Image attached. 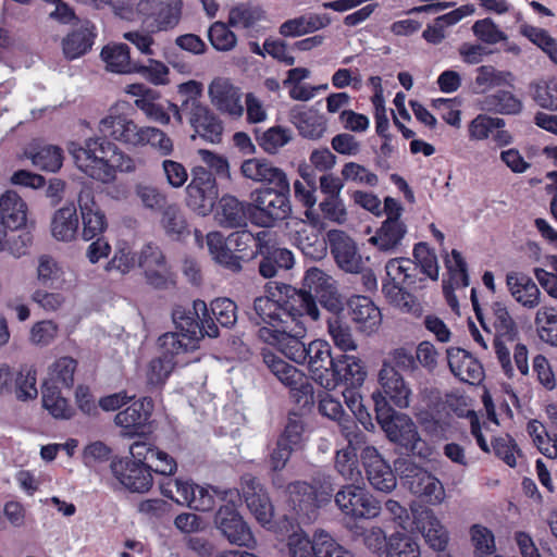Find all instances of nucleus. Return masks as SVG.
I'll use <instances>...</instances> for the list:
<instances>
[{"label":"nucleus","mask_w":557,"mask_h":557,"mask_svg":"<svg viewBox=\"0 0 557 557\" xmlns=\"http://www.w3.org/2000/svg\"><path fill=\"white\" fill-rule=\"evenodd\" d=\"M172 317L177 331L164 335H174L183 346L177 348L183 354L195 350L197 342L205 335L209 337L219 336V329L202 300H195L193 309L175 308Z\"/></svg>","instance_id":"obj_5"},{"label":"nucleus","mask_w":557,"mask_h":557,"mask_svg":"<svg viewBox=\"0 0 557 557\" xmlns=\"http://www.w3.org/2000/svg\"><path fill=\"white\" fill-rule=\"evenodd\" d=\"M394 466L404 485L413 495L430 505L443 503L445 499V488L435 475L416 465L409 458H398L395 460Z\"/></svg>","instance_id":"obj_10"},{"label":"nucleus","mask_w":557,"mask_h":557,"mask_svg":"<svg viewBox=\"0 0 557 557\" xmlns=\"http://www.w3.org/2000/svg\"><path fill=\"white\" fill-rule=\"evenodd\" d=\"M269 299L277 301L280 306L287 309L293 307L290 312L310 317L313 321L320 319V310L317 301L332 313H338L343 310V301L337 290L334 278L319 268H310L306 271L302 288L297 289L288 284L269 282L264 286V295L253 299L249 315H256L258 301Z\"/></svg>","instance_id":"obj_3"},{"label":"nucleus","mask_w":557,"mask_h":557,"mask_svg":"<svg viewBox=\"0 0 557 557\" xmlns=\"http://www.w3.org/2000/svg\"><path fill=\"white\" fill-rule=\"evenodd\" d=\"M42 406L55 419H71L74 409L69 405L66 398L62 397L57 385L44 382L41 387Z\"/></svg>","instance_id":"obj_42"},{"label":"nucleus","mask_w":557,"mask_h":557,"mask_svg":"<svg viewBox=\"0 0 557 557\" xmlns=\"http://www.w3.org/2000/svg\"><path fill=\"white\" fill-rule=\"evenodd\" d=\"M69 152L79 171L92 180L109 184L113 182V168L110 156L115 152V145L104 137H91L84 144L71 143Z\"/></svg>","instance_id":"obj_6"},{"label":"nucleus","mask_w":557,"mask_h":557,"mask_svg":"<svg viewBox=\"0 0 557 557\" xmlns=\"http://www.w3.org/2000/svg\"><path fill=\"white\" fill-rule=\"evenodd\" d=\"M376 420L387 437L405 447L412 455H428L425 442L421 440L414 423L405 414L396 412L382 394H373Z\"/></svg>","instance_id":"obj_7"},{"label":"nucleus","mask_w":557,"mask_h":557,"mask_svg":"<svg viewBox=\"0 0 557 557\" xmlns=\"http://www.w3.org/2000/svg\"><path fill=\"white\" fill-rule=\"evenodd\" d=\"M26 203L15 191L9 190L0 197V250L7 232H15L26 224Z\"/></svg>","instance_id":"obj_23"},{"label":"nucleus","mask_w":557,"mask_h":557,"mask_svg":"<svg viewBox=\"0 0 557 557\" xmlns=\"http://www.w3.org/2000/svg\"><path fill=\"white\" fill-rule=\"evenodd\" d=\"M34 166L42 171L55 172L62 166V151L57 146H42L26 151Z\"/></svg>","instance_id":"obj_44"},{"label":"nucleus","mask_w":557,"mask_h":557,"mask_svg":"<svg viewBox=\"0 0 557 557\" xmlns=\"http://www.w3.org/2000/svg\"><path fill=\"white\" fill-rule=\"evenodd\" d=\"M261 355L264 364L271 373L283 385L298 393V401H300L301 398H304L305 404L313 400V387L302 371L271 350L263 349Z\"/></svg>","instance_id":"obj_13"},{"label":"nucleus","mask_w":557,"mask_h":557,"mask_svg":"<svg viewBox=\"0 0 557 557\" xmlns=\"http://www.w3.org/2000/svg\"><path fill=\"white\" fill-rule=\"evenodd\" d=\"M161 213V224L169 236L180 238L188 234L186 220L176 203H169Z\"/></svg>","instance_id":"obj_50"},{"label":"nucleus","mask_w":557,"mask_h":557,"mask_svg":"<svg viewBox=\"0 0 557 557\" xmlns=\"http://www.w3.org/2000/svg\"><path fill=\"white\" fill-rule=\"evenodd\" d=\"M242 492L248 509L257 521L262 525L270 524L274 515V507L258 479L249 473L244 474L242 476Z\"/></svg>","instance_id":"obj_19"},{"label":"nucleus","mask_w":557,"mask_h":557,"mask_svg":"<svg viewBox=\"0 0 557 557\" xmlns=\"http://www.w3.org/2000/svg\"><path fill=\"white\" fill-rule=\"evenodd\" d=\"M293 239L302 253L313 260H320L326 255L325 239L313 225L304 220L294 222Z\"/></svg>","instance_id":"obj_31"},{"label":"nucleus","mask_w":557,"mask_h":557,"mask_svg":"<svg viewBox=\"0 0 557 557\" xmlns=\"http://www.w3.org/2000/svg\"><path fill=\"white\" fill-rule=\"evenodd\" d=\"M160 355L151 358L145 368L146 388L149 392L160 391L176 366L175 356L183 354L177 348L183 346L174 335H161L158 339Z\"/></svg>","instance_id":"obj_12"},{"label":"nucleus","mask_w":557,"mask_h":557,"mask_svg":"<svg viewBox=\"0 0 557 557\" xmlns=\"http://www.w3.org/2000/svg\"><path fill=\"white\" fill-rule=\"evenodd\" d=\"M361 459L371 486L383 493H391L397 485V480L391 466L381 457L373 446H364Z\"/></svg>","instance_id":"obj_18"},{"label":"nucleus","mask_w":557,"mask_h":557,"mask_svg":"<svg viewBox=\"0 0 557 557\" xmlns=\"http://www.w3.org/2000/svg\"><path fill=\"white\" fill-rule=\"evenodd\" d=\"M447 361L450 372L462 382L478 384L484 379L480 361L462 348H448Z\"/></svg>","instance_id":"obj_24"},{"label":"nucleus","mask_w":557,"mask_h":557,"mask_svg":"<svg viewBox=\"0 0 557 557\" xmlns=\"http://www.w3.org/2000/svg\"><path fill=\"white\" fill-rule=\"evenodd\" d=\"M513 75L508 71H498L492 65H482L476 69L475 85L482 90L511 85Z\"/></svg>","instance_id":"obj_51"},{"label":"nucleus","mask_w":557,"mask_h":557,"mask_svg":"<svg viewBox=\"0 0 557 557\" xmlns=\"http://www.w3.org/2000/svg\"><path fill=\"white\" fill-rule=\"evenodd\" d=\"M208 95L211 103L221 112L239 117L245 109L242 103V92L228 78L216 77L209 87Z\"/></svg>","instance_id":"obj_21"},{"label":"nucleus","mask_w":557,"mask_h":557,"mask_svg":"<svg viewBox=\"0 0 557 557\" xmlns=\"http://www.w3.org/2000/svg\"><path fill=\"white\" fill-rule=\"evenodd\" d=\"M470 536L474 547L473 557H482L496 552L494 534L486 527L473 524L470 528Z\"/></svg>","instance_id":"obj_60"},{"label":"nucleus","mask_w":557,"mask_h":557,"mask_svg":"<svg viewBox=\"0 0 557 557\" xmlns=\"http://www.w3.org/2000/svg\"><path fill=\"white\" fill-rule=\"evenodd\" d=\"M289 120L305 138L319 139L326 132L325 119L310 109H293Z\"/></svg>","instance_id":"obj_36"},{"label":"nucleus","mask_w":557,"mask_h":557,"mask_svg":"<svg viewBox=\"0 0 557 557\" xmlns=\"http://www.w3.org/2000/svg\"><path fill=\"white\" fill-rule=\"evenodd\" d=\"M76 366V360L71 357L59 358L49 367V377L46 382L59 388L60 386L71 388L74 384Z\"/></svg>","instance_id":"obj_47"},{"label":"nucleus","mask_w":557,"mask_h":557,"mask_svg":"<svg viewBox=\"0 0 557 557\" xmlns=\"http://www.w3.org/2000/svg\"><path fill=\"white\" fill-rule=\"evenodd\" d=\"M348 311L357 329L364 333H373L382 322V314L374 302L366 296H354L348 300Z\"/></svg>","instance_id":"obj_30"},{"label":"nucleus","mask_w":557,"mask_h":557,"mask_svg":"<svg viewBox=\"0 0 557 557\" xmlns=\"http://www.w3.org/2000/svg\"><path fill=\"white\" fill-rule=\"evenodd\" d=\"M331 17L326 14H309L285 21L280 26V34L284 37H300L331 24Z\"/></svg>","instance_id":"obj_37"},{"label":"nucleus","mask_w":557,"mask_h":557,"mask_svg":"<svg viewBox=\"0 0 557 557\" xmlns=\"http://www.w3.org/2000/svg\"><path fill=\"white\" fill-rule=\"evenodd\" d=\"M208 38L212 47L219 51H230L237 42L236 35L223 22H215L210 26Z\"/></svg>","instance_id":"obj_63"},{"label":"nucleus","mask_w":557,"mask_h":557,"mask_svg":"<svg viewBox=\"0 0 557 557\" xmlns=\"http://www.w3.org/2000/svg\"><path fill=\"white\" fill-rule=\"evenodd\" d=\"M482 110L498 114H518L522 111V102L510 91L497 90L485 96L482 100Z\"/></svg>","instance_id":"obj_41"},{"label":"nucleus","mask_w":557,"mask_h":557,"mask_svg":"<svg viewBox=\"0 0 557 557\" xmlns=\"http://www.w3.org/2000/svg\"><path fill=\"white\" fill-rule=\"evenodd\" d=\"M290 310L293 307L287 306L286 309L277 301L263 299L258 301L256 315H249V321L260 326V341L295 363L307 364L314 382L327 391L334 389L332 369L336 357L332 356L330 344L322 339L305 343V322L299 313Z\"/></svg>","instance_id":"obj_1"},{"label":"nucleus","mask_w":557,"mask_h":557,"mask_svg":"<svg viewBox=\"0 0 557 557\" xmlns=\"http://www.w3.org/2000/svg\"><path fill=\"white\" fill-rule=\"evenodd\" d=\"M295 264L294 255L286 248H273L268 251L259 263V273L265 278H272L283 270H290Z\"/></svg>","instance_id":"obj_40"},{"label":"nucleus","mask_w":557,"mask_h":557,"mask_svg":"<svg viewBox=\"0 0 557 557\" xmlns=\"http://www.w3.org/2000/svg\"><path fill=\"white\" fill-rule=\"evenodd\" d=\"M152 410V399L150 397H144L133 403L126 409L117 412L114 417V422L124 430L123 435L133 436L143 432L151 417Z\"/></svg>","instance_id":"obj_26"},{"label":"nucleus","mask_w":557,"mask_h":557,"mask_svg":"<svg viewBox=\"0 0 557 557\" xmlns=\"http://www.w3.org/2000/svg\"><path fill=\"white\" fill-rule=\"evenodd\" d=\"M413 530L423 537L425 544L434 552H444L449 543V532L435 512L426 507L413 510Z\"/></svg>","instance_id":"obj_15"},{"label":"nucleus","mask_w":557,"mask_h":557,"mask_svg":"<svg viewBox=\"0 0 557 557\" xmlns=\"http://www.w3.org/2000/svg\"><path fill=\"white\" fill-rule=\"evenodd\" d=\"M491 312L496 336L507 337L513 341L517 334V325L507 307L503 302L496 301L492 305Z\"/></svg>","instance_id":"obj_54"},{"label":"nucleus","mask_w":557,"mask_h":557,"mask_svg":"<svg viewBox=\"0 0 557 557\" xmlns=\"http://www.w3.org/2000/svg\"><path fill=\"white\" fill-rule=\"evenodd\" d=\"M111 470L114 478L133 493H146L152 486V469L146 465L125 458L112 461Z\"/></svg>","instance_id":"obj_17"},{"label":"nucleus","mask_w":557,"mask_h":557,"mask_svg":"<svg viewBox=\"0 0 557 557\" xmlns=\"http://www.w3.org/2000/svg\"><path fill=\"white\" fill-rule=\"evenodd\" d=\"M293 139V133L289 128L280 125L272 126L267 131H256V140L259 146L268 153L274 154L282 147L286 146Z\"/></svg>","instance_id":"obj_45"},{"label":"nucleus","mask_w":557,"mask_h":557,"mask_svg":"<svg viewBox=\"0 0 557 557\" xmlns=\"http://www.w3.org/2000/svg\"><path fill=\"white\" fill-rule=\"evenodd\" d=\"M101 58L106 63L107 70L119 74L133 73L137 63L131 60L129 48L125 44L108 45L103 47Z\"/></svg>","instance_id":"obj_38"},{"label":"nucleus","mask_w":557,"mask_h":557,"mask_svg":"<svg viewBox=\"0 0 557 557\" xmlns=\"http://www.w3.org/2000/svg\"><path fill=\"white\" fill-rule=\"evenodd\" d=\"M504 126V119L479 114L469 124V137L474 140H483L490 136L493 129L503 128Z\"/></svg>","instance_id":"obj_64"},{"label":"nucleus","mask_w":557,"mask_h":557,"mask_svg":"<svg viewBox=\"0 0 557 557\" xmlns=\"http://www.w3.org/2000/svg\"><path fill=\"white\" fill-rule=\"evenodd\" d=\"M265 18V12L259 5L239 3L228 13V25L233 27L250 28Z\"/></svg>","instance_id":"obj_46"},{"label":"nucleus","mask_w":557,"mask_h":557,"mask_svg":"<svg viewBox=\"0 0 557 557\" xmlns=\"http://www.w3.org/2000/svg\"><path fill=\"white\" fill-rule=\"evenodd\" d=\"M336 471L347 481L356 482L361 476L357 454L349 448L337 451L335 457Z\"/></svg>","instance_id":"obj_61"},{"label":"nucleus","mask_w":557,"mask_h":557,"mask_svg":"<svg viewBox=\"0 0 557 557\" xmlns=\"http://www.w3.org/2000/svg\"><path fill=\"white\" fill-rule=\"evenodd\" d=\"M534 324L541 341L557 347V310L543 306L535 314Z\"/></svg>","instance_id":"obj_43"},{"label":"nucleus","mask_w":557,"mask_h":557,"mask_svg":"<svg viewBox=\"0 0 557 557\" xmlns=\"http://www.w3.org/2000/svg\"><path fill=\"white\" fill-rule=\"evenodd\" d=\"M160 95L158 91L147 94L145 98H137L135 106L141 110L149 120L166 125L170 122V115L165 107L158 101Z\"/></svg>","instance_id":"obj_58"},{"label":"nucleus","mask_w":557,"mask_h":557,"mask_svg":"<svg viewBox=\"0 0 557 557\" xmlns=\"http://www.w3.org/2000/svg\"><path fill=\"white\" fill-rule=\"evenodd\" d=\"M288 504L302 523H311L319 516V510L331 503L347 516L371 519L379 516L380 503L363 487L355 483L344 485L334 494L331 475L315 473L310 482L295 481L287 485Z\"/></svg>","instance_id":"obj_2"},{"label":"nucleus","mask_w":557,"mask_h":557,"mask_svg":"<svg viewBox=\"0 0 557 557\" xmlns=\"http://www.w3.org/2000/svg\"><path fill=\"white\" fill-rule=\"evenodd\" d=\"M250 212V202L242 201L235 196L224 195L218 202L215 219L219 225L225 228L246 227Z\"/></svg>","instance_id":"obj_29"},{"label":"nucleus","mask_w":557,"mask_h":557,"mask_svg":"<svg viewBox=\"0 0 557 557\" xmlns=\"http://www.w3.org/2000/svg\"><path fill=\"white\" fill-rule=\"evenodd\" d=\"M213 492L225 503L214 515V527L231 544L253 548L256 540L249 525L237 510V503L240 502L238 490H213Z\"/></svg>","instance_id":"obj_8"},{"label":"nucleus","mask_w":557,"mask_h":557,"mask_svg":"<svg viewBox=\"0 0 557 557\" xmlns=\"http://www.w3.org/2000/svg\"><path fill=\"white\" fill-rule=\"evenodd\" d=\"M226 239L228 240L226 248L235 250L242 265L243 262L256 258L255 238L251 232L247 230L236 231L231 233Z\"/></svg>","instance_id":"obj_49"},{"label":"nucleus","mask_w":557,"mask_h":557,"mask_svg":"<svg viewBox=\"0 0 557 557\" xmlns=\"http://www.w3.org/2000/svg\"><path fill=\"white\" fill-rule=\"evenodd\" d=\"M63 271L58 262L48 255L38 258L37 280L40 285L51 288L61 280Z\"/></svg>","instance_id":"obj_62"},{"label":"nucleus","mask_w":557,"mask_h":557,"mask_svg":"<svg viewBox=\"0 0 557 557\" xmlns=\"http://www.w3.org/2000/svg\"><path fill=\"white\" fill-rule=\"evenodd\" d=\"M99 132L104 138L110 137L126 146H143L144 127L138 126L126 115H108L99 123Z\"/></svg>","instance_id":"obj_22"},{"label":"nucleus","mask_w":557,"mask_h":557,"mask_svg":"<svg viewBox=\"0 0 557 557\" xmlns=\"http://www.w3.org/2000/svg\"><path fill=\"white\" fill-rule=\"evenodd\" d=\"M182 110L188 116L189 124L199 136L211 144H219L223 125L220 119L201 101H183Z\"/></svg>","instance_id":"obj_14"},{"label":"nucleus","mask_w":557,"mask_h":557,"mask_svg":"<svg viewBox=\"0 0 557 557\" xmlns=\"http://www.w3.org/2000/svg\"><path fill=\"white\" fill-rule=\"evenodd\" d=\"M379 383L383 397L388 399L398 408H407L410 404L411 389L405 382L401 374L388 362H383L379 372Z\"/></svg>","instance_id":"obj_25"},{"label":"nucleus","mask_w":557,"mask_h":557,"mask_svg":"<svg viewBox=\"0 0 557 557\" xmlns=\"http://www.w3.org/2000/svg\"><path fill=\"white\" fill-rule=\"evenodd\" d=\"M331 253L339 269L347 273H359L363 262L355 240L345 232L331 230L327 232Z\"/></svg>","instance_id":"obj_20"},{"label":"nucleus","mask_w":557,"mask_h":557,"mask_svg":"<svg viewBox=\"0 0 557 557\" xmlns=\"http://www.w3.org/2000/svg\"><path fill=\"white\" fill-rule=\"evenodd\" d=\"M385 271L387 280L382 285L385 298L401 311L420 315L422 307L412 293L425 287L426 276L421 274L417 262L409 258H394L386 262Z\"/></svg>","instance_id":"obj_4"},{"label":"nucleus","mask_w":557,"mask_h":557,"mask_svg":"<svg viewBox=\"0 0 557 557\" xmlns=\"http://www.w3.org/2000/svg\"><path fill=\"white\" fill-rule=\"evenodd\" d=\"M532 99L543 109L557 111V79H540L530 84Z\"/></svg>","instance_id":"obj_48"},{"label":"nucleus","mask_w":557,"mask_h":557,"mask_svg":"<svg viewBox=\"0 0 557 557\" xmlns=\"http://www.w3.org/2000/svg\"><path fill=\"white\" fill-rule=\"evenodd\" d=\"M78 230V218L73 205L59 209L52 219L51 232L55 239L62 242L72 240Z\"/></svg>","instance_id":"obj_39"},{"label":"nucleus","mask_w":557,"mask_h":557,"mask_svg":"<svg viewBox=\"0 0 557 557\" xmlns=\"http://www.w3.org/2000/svg\"><path fill=\"white\" fill-rule=\"evenodd\" d=\"M240 172L244 177L256 183L273 185V188L289 184L285 172L267 159L251 158L242 163Z\"/></svg>","instance_id":"obj_28"},{"label":"nucleus","mask_w":557,"mask_h":557,"mask_svg":"<svg viewBox=\"0 0 557 557\" xmlns=\"http://www.w3.org/2000/svg\"><path fill=\"white\" fill-rule=\"evenodd\" d=\"M332 374L334 388L341 383H344L349 387L357 388L363 384L367 371L362 361L358 357L342 354L336 356Z\"/></svg>","instance_id":"obj_32"},{"label":"nucleus","mask_w":557,"mask_h":557,"mask_svg":"<svg viewBox=\"0 0 557 557\" xmlns=\"http://www.w3.org/2000/svg\"><path fill=\"white\" fill-rule=\"evenodd\" d=\"M387 557H420L419 544L409 535L394 533L388 537Z\"/></svg>","instance_id":"obj_56"},{"label":"nucleus","mask_w":557,"mask_h":557,"mask_svg":"<svg viewBox=\"0 0 557 557\" xmlns=\"http://www.w3.org/2000/svg\"><path fill=\"white\" fill-rule=\"evenodd\" d=\"M134 190L146 209L161 212L169 205L168 196L154 185L138 183Z\"/></svg>","instance_id":"obj_52"},{"label":"nucleus","mask_w":557,"mask_h":557,"mask_svg":"<svg viewBox=\"0 0 557 557\" xmlns=\"http://www.w3.org/2000/svg\"><path fill=\"white\" fill-rule=\"evenodd\" d=\"M210 312L223 327L231 329L237 322V306L230 298H216L212 300L210 304Z\"/></svg>","instance_id":"obj_59"},{"label":"nucleus","mask_w":557,"mask_h":557,"mask_svg":"<svg viewBox=\"0 0 557 557\" xmlns=\"http://www.w3.org/2000/svg\"><path fill=\"white\" fill-rule=\"evenodd\" d=\"M317 557H355V555L339 544L336 539L323 529L315 530Z\"/></svg>","instance_id":"obj_55"},{"label":"nucleus","mask_w":557,"mask_h":557,"mask_svg":"<svg viewBox=\"0 0 557 557\" xmlns=\"http://www.w3.org/2000/svg\"><path fill=\"white\" fill-rule=\"evenodd\" d=\"M407 232L404 221L385 219L368 242L380 252L394 255L400 251Z\"/></svg>","instance_id":"obj_27"},{"label":"nucleus","mask_w":557,"mask_h":557,"mask_svg":"<svg viewBox=\"0 0 557 557\" xmlns=\"http://www.w3.org/2000/svg\"><path fill=\"white\" fill-rule=\"evenodd\" d=\"M182 0H140L135 13L149 33L175 28L182 18Z\"/></svg>","instance_id":"obj_11"},{"label":"nucleus","mask_w":557,"mask_h":557,"mask_svg":"<svg viewBox=\"0 0 557 557\" xmlns=\"http://www.w3.org/2000/svg\"><path fill=\"white\" fill-rule=\"evenodd\" d=\"M207 247L212 259L221 267L234 273L243 270L235 250L226 248L228 240L220 232H210L206 237Z\"/></svg>","instance_id":"obj_35"},{"label":"nucleus","mask_w":557,"mask_h":557,"mask_svg":"<svg viewBox=\"0 0 557 557\" xmlns=\"http://www.w3.org/2000/svg\"><path fill=\"white\" fill-rule=\"evenodd\" d=\"M506 283L511 296L523 307L533 309L540 305L541 292L534 281L528 275L520 272L508 273Z\"/></svg>","instance_id":"obj_33"},{"label":"nucleus","mask_w":557,"mask_h":557,"mask_svg":"<svg viewBox=\"0 0 557 557\" xmlns=\"http://www.w3.org/2000/svg\"><path fill=\"white\" fill-rule=\"evenodd\" d=\"M94 29L95 26L90 21H79V26L62 41L63 53L66 59H77L91 49L96 36Z\"/></svg>","instance_id":"obj_34"},{"label":"nucleus","mask_w":557,"mask_h":557,"mask_svg":"<svg viewBox=\"0 0 557 557\" xmlns=\"http://www.w3.org/2000/svg\"><path fill=\"white\" fill-rule=\"evenodd\" d=\"M327 330L335 346L342 351H351L357 349V344L352 337L351 330L338 317L327 319Z\"/></svg>","instance_id":"obj_53"},{"label":"nucleus","mask_w":557,"mask_h":557,"mask_svg":"<svg viewBox=\"0 0 557 557\" xmlns=\"http://www.w3.org/2000/svg\"><path fill=\"white\" fill-rule=\"evenodd\" d=\"M288 554L290 557H317L315 531L310 539L304 531H295L288 535Z\"/></svg>","instance_id":"obj_57"},{"label":"nucleus","mask_w":557,"mask_h":557,"mask_svg":"<svg viewBox=\"0 0 557 557\" xmlns=\"http://www.w3.org/2000/svg\"><path fill=\"white\" fill-rule=\"evenodd\" d=\"M290 185L264 187L252 193L251 222L263 228L276 226L292 214Z\"/></svg>","instance_id":"obj_9"},{"label":"nucleus","mask_w":557,"mask_h":557,"mask_svg":"<svg viewBox=\"0 0 557 557\" xmlns=\"http://www.w3.org/2000/svg\"><path fill=\"white\" fill-rule=\"evenodd\" d=\"M77 202L83 222V238L88 242L100 237L107 230L108 222L104 213L96 203L95 190L90 185L82 187Z\"/></svg>","instance_id":"obj_16"}]
</instances>
